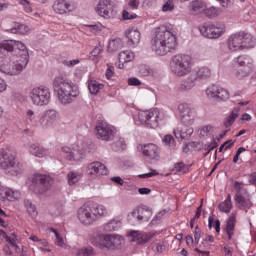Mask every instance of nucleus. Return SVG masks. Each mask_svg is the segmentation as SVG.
<instances>
[{"instance_id": "nucleus-11", "label": "nucleus", "mask_w": 256, "mask_h": 256, "mask_svg": "<svg viewBox=\"0 0 256 256\" xmlns=\"http://www.w3.org/2000/svg\"><path fill=\"white\" fill-rule=\"evenodd\" d=\"M29 96L33 105L43 107L49 105V101H51V90L44 86L35 87L30 91Z\"/></svg>"}, {"instance_id": "nucleus-26", "label": "nucleus", "mask_w": 256, "mask_h": 256, "mask_svg": "<svg viewBox=\"0 0 256 256\" xmlns=\"http://www.w3.org/2000/svg\"><path fill=\"white\" fill-rule=\"evenodd\" d=\"M193 131L191 127H177L173 130V134L178 141H183V139L189 140L191 135H193Z\"/></svg>"}, {"instance_id": "nucleus-22", "label": "nucleus", "mask_w": 256, "mask_h": 256, "mask_svg": "<svg viewBox=\"0 0 256 256\" xmlns=\"http://www.w3.org/2000/svg\"><path fill=\"white\" fill-rule=\"evenodd\" d=\"M53 9L55 13L58 15H65V13H70V11H73V6L71 3L66 2L65 0H56L53 3Z\"/></svg>"}, {"instance_id": "nucleus-23", "label": "nucleus", "mask_w": 256, "mask_h": 256, "mask_svg": "<svg viewBox=\"0 0 256 256\" xmlns=\"http://www.w3.org/2000/svg\"><path fill=\"white\" fill-rule=\"evenodd\" d=\"M133 59H135V53H133L132 51L125 50L120 52L118 55V69H125V65H127V63H130V61H133Z\"/></svg>"}, {"instance_id": "nucleus-44", "label": "nucleus", "mask_w": 256, "mask_h": 256, "mask_svg": "<svg viewBox=\"0 0 256 256\" xmlns=\"http://www.w3.org/2000/svg\"><path fill=\"white\" fill-rule=\"evenodd\" d=\"M101 53H103V47L96 46L92 51L90 55V59L94 61V63H99L101 59Z\"/></svg>"}, {"instance_id": "nucleus-32", "label": "nucleus", "mask_w": 256, "mask_h": 256, "mask_svg": "<svg viewBox=\"0 0 256 256\" xmlns=\"http://www.w3.org/2000/svg\"><path fill=\"white\" fill-rule=\"evenodd\" d=\"M121 225V220L113 218L104 225L103 230L106 231L107 233L119 231L121 229Z\"/></svg>"}, {"instance_id": "nucleus-15", "label": "nucleus", "mask_w": 256, "mask_h": 256, "mask_svg": "<svg viewBox=\"0 0 256 256\" xmlns=\"http://www.w3.org/2000/svg\"><path fill=\"white\" fill-rule=\"evenodd\" d=\"M206 96L209 101L221 103V101H228L230 95L229 91L217 84H212L206 89Z\"/></svg>"}, {"instance_id": "nucleus-64", "label": "nucleus", "mask_w": 256, "mask_h": 256, "mask_svg": "<svg viewBox=\"0 0 256 256\" xmlns=\"http://www.w3.org/2000/svg\"><path fill=\"white\" fill-rule=\"evenodd\" d=\"M6 199H8V201H15V199H17V197L15 196V192H13V190H7Z\"/></svg>"}, {"instance_id": "nucleus-16", "label": "nucleus", "mask_w": 256, "mask_h": 256, "mask_svg": "<svg viewBox=\"0 0 256 256\" xmlns=\"http://www.w3.org/2000/svg\"><path fill=\"white\" fill-rule=\"evenodd\" d=\"M181 123L185 125L186 127H191L193 123H195V112L191 107H189V104L187 103H180L177 107Z\"/></svg>"}, {"instance_id": "nucleus-18", "label": "nucleus", "mask_w": 256, "mask_h": 256, "mask_svg": "<svg viewBox=\"0 0 256 256\" xmlns=\"http://www.w3.org/2000/svg\"><path fill=\"white\" fill-rule=\"evenodd\" d=\"M86 171L87 174L93 178L103 177V175H107V173H109V171L107 170V166L99 161L88 164Z\"/></svg>"}, {"instance_id": "nucleus-19", "label": "nucleus", "mask_w": 256, "mask_h": 256, "mask_svg": "<svg viewBox=\"0 0 256 256\" xmlns=\"http://www.w3.org/2000/svg\"><path fill=\"white\" fill-rule=\"evenodd\" d=\"M138 149H140L143 155L148 159H159V155L161 153V150H159V146L153 143L139 144Z\"/></svg>"}, {"instance_id": "nucleus-51", "label": "nucleus", "mask_w": 256, "mask_h": 256, "mask_svg": "<svg viewBox=\"0 0 256 256\" xmlns=\"http://www.w3.org/2000/svg\"><path fill=\"white\" fill-rule=\"evenodd\" d=\"M236 63L239 67H245V65H251V58L247 56H239L236 58Z\"/></svg>"}, {"instance_id": "nucleus-37", "label": "nucleus", "mask_w": 256, "mask_h": 256, "mask_svg": "<svg viewBox=\"0 0 256 256\" xmlns=\"http://www.w3.org/2000/svg\"><path fill=\"white\" fill-rule=\"evenodd\" d=\"M104 85L102 83L97 82V80H88V89L91 95H97L101 89H103Z\"/></svg>"}, {"instance_id": "nucleus-63", "label": "nucleus", "mask_w": 256, "mask_h": 256, "mask_svg": "<svg viewBox=\"0 0 256 256\" xmlns=\"http://www.w3.org/2000/svg\"><path fill=\"white\" fill-rule=\"evenodd\" d=\"M113 75H115V67L108 66V68L106 70V77H107V79H111V77H113Z\"/></svg>"}, {"instance_id": "nucleus-17", "label": "nucleus", "mask_w": 256, "mask_h": 256, "mask_svg": "<svg viewBox=\"0 0 256 256\" xmlns=\"http://www.w3.org/2000/svg\"><path fill=\"white\" fill-rule=\"evenodd\" d=\"M96 13L104 19H113L115 17V8L111 0H101L96 7Z\"/></svg>"}, {"instance_id": "nucleus-57", "label": "nucleus", "mask_w": 256, "mask_h": 256, "mask_svg": "<svg viewBox=\"0 0 256 256\" xmlns=\"http://www.w3.org/2000/svg\"><path fill=\"white\" fill-rule=\"evenodd\" d=\"M81 256H91L93 255V248H82L78 251Z\"/></svg>"}, {"instance_id": "nucleus-20", "label": "nucleus", "mask_w": 256, "mask_h": 256, "mask_svg": "<svg viewBox=\"0 0 256 256\" xmlns=\"http://www.w3.org/2000/svg\"><path fill=\"white\" fill-rule=\"evenodd\" d=\"M230 51H243V36L241 33L232 34L227 40Z\"/></svg>"}, {"instance_id": "nucleus-5", "label": "nucleus", "mask_w": 256, "mask_h": 256, "mask_svg": "<svg viewBox=\"0 0 256 256\" xmlns=\"http://www.w3.org/2000/svg\"><path fill=\"white\" fill-rule=\"evenodd\" d=\"M169 69L176 77H186L193 71V58L187 54L174 55L170 60Z\"/></svg>"}, {"instance_id": "nucleus-41", "label": "nucleus", "mask_w": 256, "mask_h": 256, "mask_svg": "<svg viewBox=\"0 0 256 256\" xmlns=\"http://www.w3.org/2000/svg\"><path fill=\"white\" fill-rule=\"evenodd\" d=\"M237 117H239V109H234L230 115L225 119L224 126L226 128L231 127L233 123L237 120Z\"/></svg>"}, {"instance_id": "nucleus-47", "label": "nucleus", "mask_w": 256, "mask_h": 256, "mask_svg": "<svg viewBox=\"0 0 256 256\" xmlns=\"http://www.w3.org/2000/svg\"><path fill=\"white\" fill-rule=\"evenodd\" d=\"M205 8V2L201 0H194L191 2V9L194 11V13H199L201 9Z\"/></svg>"}, {"instance_id": "nucleus-1", "label": "nucleus", "mask_w": 256, "mask_h": 256, "mask_svg": "<svg viewBox=\"0 0 256 256\" xmlns=\"http://www.w3.org/2000/svg\"><path fill=\"white\" fill-rule=\"evenodd\" d=\"M151 43L156 55H167L177 49V36L167 26H159Z\"/></svg>"}, {"instance_id": "nucleus-36", "label": "nucleus", "mask_w": 256, "mask_h": 256, "mask_svg": "<svg viewBox=\"0 0 256 256\" xmlns=\"http://www.w3.org/2000/svg\"><path fill=\"white\" fill-rule=\"evenodd\" d=\"M252 71V64L244 65L238 67L236 71V77L238 79H245V77H249V74Z\"/></svg>"}, {"instance_id": "nucleus-24", "label": "nucleus", "mask_w": 256, "mask_h": 256, "mask_svg": "<svg viewBox=\"0 0 256 256\" xmlns=\"http://www.w3.org/2000/svg\"><path fill=\"white\" fill-rule=\"evenodd\" d=\"M57 111L55 110H48L44 117L40 120V123L42 127H45L46 129H49V127H53L55 124V121H57Z\"/></svg>"}, {"instance_id": "nucleus-39", "label": "nucleus", "mask_w": 256, "mask_h": 256, "mask_svg": "<svg viewBox=\"0 0 256 256\" xmlns=\"http://www.w3.org/2000/svg\"><path fill=\"white\" fill-rule=\"evenodd\" d=\"M30 153L35 157L42 158V157H45V155H47V150H45V148H42L37 144H32L30 146Z\"/></svg>"}, {"instance_id": "nucleus-60", "label": "nucleus", "mask_w": 256, "mask_h": 256, "mask_svg": "<svg viewBox=\"0 0 256 256\" xmlns=\"http://www.w3.org/2000/svg\"><path fill=\"white\" fill-rule=\"evenodd\" d=\"M12 247H14L15 251H19V245H17V235L12 234V238L8 242Z\"/></svg>"}, {"instance_id": "nucleus-59", "label": "nucleus", "mask_w": 256, "mask_h": 256, "mask_svg": "<svg viewBox=\"0 0 256 256\" xmlns=\"http://www.w3.org/2000/svg\"><path fill=\"white\" fill-rule=\"evenodd\" d=\"M200 239H201V228H199V226H196L195 232H194V241L196 245H199Z\"/></svg>"}, {"instance_id": "nucleus-9", "label": "nucleus", "mask_w": 256, "mask_h": 256, "mask_svg": "<svg viewBox=\"0 0 256 256\" xmlns=\"http://www.w3.org/2000/svg\"><path fill=\"white\" fill-rule=\"evenodd\" d=\"M153 217V210L147 206H138L128 214V221L132 225H141V223H148Z\"/></svg>"}, {"instance_id": "nucleus-54", "label": "nucleus", "mask_w": 256, "mask_h": 256, "mask_svg": "<svg viewBox=\"0 0 256 256\" xmlns=\"http://www.w3.org/2000/svg\"><path fill=\"white\" fill-rule=\"evenodd\" d=\"M175 9V4L173 3V0H168L162 7V10L164 12L167 11H173Z\"/></svg>"}, {"instance_id": "nucleus-53", "label": "nucleus", "mask_w": 256, "mask_h": 256, "mask_svg": "<svg viewBox=\"0 0 256 256\" xmlns=\"http://www.w3.org/2000/svg\"><path fill=\"white\" fill-rule=\"evenodd\" d=\"M20 5L23 7V10L25 13H31L33 11V8L31 7V3L28 2V0H20Z\"/></svg>"}, {"instance_id": "nucleus-38", "label": "nucleus", "mask_w": 256, "mask_h": 256, "mask_svg": "<svg viewBox=\"0 0 256 256\" xmlns=\"http://www.w3.org/2000/svg\"><path fill=\"white\" fill-rule=\"evenodd\" d=\"M219 209L223 213H230L233 209V201H231V194H228L225 201L219 204Z\"/></svg>"}, {"instance_id": "nucleus-27", "label": "nucleus", "mask_w": 256, "mask_h": 256, "mask_svg": "<svg viewBox=\"0 0 256 256\" xmlns=\"http://www.w3.org/2000/svg\"><path fill=\"white\" fill-rule=\"evenodd\" d=\"M224 230L226 232L228 241H231L235 235V214H231V216L228 218Z\"/></svg>"}, {"instance_id": "nucleus-46", "label": "nucleus", "mask_w": 256, "mask_h": 256, "mask_svg": "<svg viewBox=\"0 0 256 256\" xmlns=\"http://www.w3.org/2000/svg\"><path fill=\"white\" fill-rule=\"evenodd\" d=\"M69 185H75L81 179V173L79 172H70L67 175Z\"/></svg>"}, {"instance_id": "nucleus-31", "label": "nucleus", "mask_w": 256, "mask_h": 256, "mask_svg": "<svg viewBox=\"0 0 256 256\" xmlns=\"http://www.w3.org/2000/svg\"><path fill=\"white\" fill-rule=\"evenodd\" d=\"M14 53H18V55H14V57H26V59L29 61V51L23 42L15 40Z\"/></svg>"}, {"instance_id": "nucleus-58", "label": "nucleus", "mask_w": 256, "mask_h": 256, "mask_svg": "<svg viewBox=\"0 0 256 256\" xmlns=\"http://www.w3.org/2000/svg\"><path fill=\"white\" fill-rule=\"evenodd\" d=\"M122 17L125 21H129V20H132V19H137V14H131L128 11L124 10L123 14H122Z\"/></svg>"}, {"instance_id": "nucleus-52", "label": "nucleus", "mask_w": 256, "mask_h": 256, "mask_svg": "<svg viewBox=\"0 0 256 256\" xmlns=\"http://www.w3.org/2000/svg\"><path fill=\"white\" fill-rule=\"evenodd\" d=\"M175 169L177 171V173H187L189 171V166L185 165V163L183 162H178L175 165Z\"/></svg>"}, {"instance_id": "nucleus-50", "label": "nucleus", "mask_w": 256, "mask_h": 256, "mask_svg": "<svg viewBox=\"0 0 256 256\" xmlns=\"http://www.w3.org/2000/svg\"><path fill=\"white\" fill-rule=\"evenodd\" d=\"M121 47H122V43H121V39H119V38L112 40L108 46L110 51H117V50L121 49Z\"/></svg>"}, {"instance_id": "nucleus-12", "label": "nucleus", "mask_w": 256, "mask_h": 256, "mask_svg": "<svg viewBox=\"0 0 256 256\" xmlns=\"http://www.w3.org/2000/svg\"><path fill=\"white\" fill-rule=\"evenodd\" d=\"M61 151L64 157L68 161H81L85 159V155H87V144L79 145H72V146H64L61 148Z\"/></svg>"}, {"instance_id": "nucleus-13", "label": "nucleus", "mask_w": 256, "mask_h": 256, "mask_svg": "<svg viewBox=\"0 0 256 256\" xmlns=\"http://www.w3.org/2000/svg\"><path fill=\"white\" fill-rule=\"evenodd\" d=\"M96 137L101 139V141H113L115 135L117 134V129L105 121H98L96 124Z\"/></svg>"}, {"instance_id": "nucleus-10", "label": "nucleus", "mask_w": 256, "mask_h": 256, "mask_svg": "<svg viewBox=\"0 0 256 256\" xmlns=\"http://www.w3.org/2000/svg\"><path fill=\"white\" fill-rule=\"evenodd\" d=\"M234 189L236 191L234 200L238 204L240 209H251L253 207V202L249 199V192L245 189L243 182H234Z\"/></svg>"}, {"instance_id": "nucleus-3", "label": "nucleus", "mask_w": 256, "mask_h": 256, "mask_svg": "<svg viewBox=\"0 0 256 256\" xmlns=\"http://www.w3.org/2000/svg\"><path fill=\"white\" fill-rule=\"evenodd\" d=\"M105 215H107V207L91 201L84 203L77 210V219L82 225H85V227L93 225V223H96V221H99V219L105 217Z\"/></svg>"}, {"instance_id": "nucleus-6", "label": "nucleus", "mask_w": 256, "mask_h": 256, "mask_svg": "<svg viewBox=\"0 0 256 256\" xmlns=\"http://www.w3.org/2000/svg\"><path fill=\"white\" fill-rule=\"evenodd\" d=\"M123 242L122 236L118 234H97L92 239L93 245L100 249H121Z\"/></svg>"}, {"instance_id": "nucleus-28", "label": "nucleus", "mask_w": 256, "mask_h": 256, "mask_svg": "<svg viewBox=\"0 0 256 256\" xmlns=\"http://www.w3.org/2000/svg\"><path fill=\"white\" fill-rule=\"evenodd\" d=\"M197 83V78H195L194 76H190L186 79H184L180 85H179V91H182L183 93L187 92V91H191V89H193V87H195Z\"/></svg>"}, {"instance_id": "nucleus-43", "label": "nucleus", "mask_w": 256, "mask_h": 256, "mask_svg": "<svg viewBox=\"0 0 256 256\" xmlns=\"http://www.w3.org/2000/svg\"><path fill=\"white\" fill-rule=\"evenodd\" d=\"M111 147L113 151H124L126 149L127 144L125 143V139L117 138L112 144Z\"/></svg>"}, {"instance_id": "nucleus-56", "label": "nucleus", "mask_w": 256, "mask_h": 256, "mask_svg": "<svg viewBox=\"0 0 256 256\" xmlns=\"http://www.w3.org/2000/svg\"><path fill=\"white\" fill-rule=\"evenodd\" d=\"M139 5H141V1L139 0H130L128 3V6L132 11L139 9Z\"/></svg>"}, {"instance_id": "nucleus-21", "label": "nucleus", "mask_w": 256, "mask_h": 256, "mask_svg": "<svg viewBox=\"0 0 256 256\" xmlns=\"http://www.w3.org/2000/svg\"><path fill=\"white\" fill-rule=\"evenodd\" d=\"M13 52H15V40H4L0 44V61L5 57H11Z\"/></svg>"}, {"instance_id": "nucleus-55", "label": "nucleus", "mask_w": 256, "mask_h": 256, "mask_svg": "<svg viewBox=\"0 0 256 256\" xmlns=\"http://www.w3.org/2000/svg\"><path fill=\"white\" fill-rule=\"evenodd\" d=\"M128 85L132 87H140V85H143V82L136 77H132L128 79Z\"/></svg>"}, {"instance_id": "nucleus-33", "label": "nucleus", "mask_w": 256, "mask_h": 256, "mask_svg": "<svg viewBox=\"0 0 256 256\" xmlns=\"http://www.w3.org/2000/svg\"><path fill=\"white\" fill-rule=\"evenodd\" d=\"M211 75V68L201 67L196 71V76H194V79H196V81H199V79L205 81V79H209Z\"/></svg>"}, {"instance_id": "nucleus-61", "label": "nucleus", "mask_w": 256, "mask_h": 256, "mask_svg": "<svg viewBox=\"0 0 256 256\" xmlns=\"http://www.w3.org/2000/svg\"><path fill=\"white\" fill-rule=\"evenodd\" d=\"M140 75H142L143 77L151 75V69H149L147 66H141Z\"/></svg>"}, {"instance_id": "nucleus-45", "label": "nucleus", "mask_w": 256, "mask_h": 256, "mask_svg": "<svg viewBox=\"0 0 256 256\" xmlns=\"http://www.w3.org/2000/svg\"><path fill=\"white\" fill-rule=\"evenodd\" d=\"M162 143L169 149H175L177 143L175 142V138L171 134H167L162 138Z\"/></svg>"}, {"instance_id": "nucleus-7", "label": "nucleus", "mask_w": 256, "mask_h": 256, "mask_svg": "<svg viewBox=\"0 0 256 256\" xmlns=\"http://www.w3.org/2000/svg\"><path fill=\"white\" fill-rule=\"evenodd\" d=\"M137 120L148 129H157L159 123L163 121V115H161V110L158 108L141 110L137 114Z\"/></svg>"}, {"instance_id": "nucleus-4", "label": "nucleus", "mask_w": 256, "mask_h": 256, "mask_svg": "<svg viewBox=\"0 0 256 256\" xmlns=\"http://www.w3.org/2000/svg\"><path fill=\"white\" fill-rule=\"evenodd\" d=\"M29 60L27 56L18 57H5V59L0 60V71L5 73V75H10V77H16L21 75L25 67H27Z\"/></svg>"}, {"instance_id": "nucleus-40", "label": "nucleus", "mask_w": 256, "mask_h": 256, "mask_svg": "<svg viewBox=\"0 0 256 256\" xmlns=\"http://www.w3.org/2000/svg\"><path fill=\"white\" fill-rule=\"evenodd\" d=\"M220 13H221V8H218L215 6L206 8L204 10V14L206 15V17H208V19H215V17H219Z\"/></svg>"}, {"instance_id": "nucleus-62", "label": "nucleus", "mask_w": 256, "mask_h": 256, "mask_svg": "<svg viewBox=\"0 0 256 256\" xmlns=\"http://www.w3.org/2000/svg\"><path fill=\"white\" fill-rule=\"evenodd\" d=\"M221 7H224V9H227L228 7H231L233 5V0H217Z\"/></svg>"}, {"instance_id": "nucleus-48", "label": "nucleus", "mask_w": 256, "mask_h": 256, "mask_svg": "<svg viewBox=\"0 0 256 256\" xmlns=\"http://www.w3.org/2000/svg\"><path fill=\"white\" fill-rule=\"evenodd\" d=\"M24 205L31 217H35L37 215V208H35V205H33V203H31L29 200H25Z\"/></svg>"}, {"instance_id": "nucleus-29", "label": "nucleus", "mask_w": 256, "mask_h": 256, "mask_svg": "<svg viewBox=\"0 0 256 256\" xmlns=\"http://www.w3.org/2000/svg\"><path fill=\"white\" fill-rule=\"evenodd\" d=\"M126 37L129 39L130 43L132 45H139L141 41V32L138 29L135 28H129L126 31Z\"/></svg>"}, {"instance_id": "nucleus-42", "label": "nucleus", "mask_w": 256, "mask_h": 256, "mask_svg": "<svg viewBox=\"0 0 256 256\" xmlns=\"http://www.w3.org/2000/svg\"><path fill=\"white\" fill-rule=\"evenodd\" d=\"M199 31L203 37H206L207 39H213V33L211 24H203L199 27Z\"/></svg>"}, {"instance_id": "nucleus-8", "label": "nucleus", "mask_w": 256, "mask_h": 256, "mask_svg": "<svg viewBox=\"0 0 256 256\" xmlns=\"http://www.w3.org/2000/svg\"><path fill=\"white\" fill-rule=\"evenodd\" d=\"M0 169L7 171L9 175L17 176L23 173V165L15 160V156L4 150L0 151Z\"/></svg>"}, {"instance_id": "nucleus-34", "label": "nucleus", "mask_w": 256, "mask_h": 256, "mask_svg": "<svg viewBox=\"0 0 256 256\" xmlns=\"http://www.w3.org/2000/svg\"><path fill=\"white\" fill-rule=\"evenodd\" d=\"M212 29V39H219L223 33H225V24L215 23L211 24Z\"/></svg>"}, {"instance_id": "nucleus-14", "label": "nucleus", "mask_w": 256, "mask_h": 256, "mask_svg": "<svg viewBox=\"0 0 256 256\" xmlns=\"http://www.w3.org/2000/svg\"><path fill=\"white\" fill-rule=\"evenodd\" d=\"M32 185H34V191L36 193L43 195V193H47L51 189L53 178L45 174H35L32 177Z\"/></svg>"}, {"instance_id": "nucleus-25", "label": "nucleus", "mask_w": 256, "mask_h": 256, "mask_svg": "<svg viewBox=\"0 0 256 256\" xmlns=\"http://www.w3.org/2000/svg\"><path fill=\"white\" fill-rule=\"evenodd\" d=\"M130 237H132L131 241H137L140 244L149 243L155 234L153 233H142L139 231H132L130 232Z\"/></svg>"}, {"instance_id": "nucleus-35", "label": "nucleus", "mask_w": 256, "mask_h": 256, "mask_svg": "<svg viewBox=\"0 0 256 256\" xmlns=\"http://www.w3.org/2000/svg\"><path fill=\"white\" fill-rule=\"evenodd\" d=\"M8 31L9 33H13L14 35H27V33H29V28L24 24L16 23Z\"/></svg>"}, {"instance_id": "nucleus-30", "label": "nucleus", "mask_w": 256, "mask_h": 256, "mask_svg": "<svg viewBox=\"0 0 256 256\" xmlns=\"http://www.w3.org/2000/svg\"><path fill=\"white\" fill-rule=\"evenodd\" d=\"M242 35V50L253 49L256 45V39L249 33H241Z\"/></svg>"}, {"instance_id": "nucleus-2", "label": "nucleus", "mask_w": 256, "mask_h": 256, "mask_svg": "<svg viewBox=\"0 0 256 256\" xmlns=\"http://www.w3.org/2000/svg\"><path fill=\"white\" fill-rule=\"evenodd\" d=\"M53 89L62 105H71L79 97V86L62 76L54 79Z\"/></svg>"}, {"instance_id": "nucleus-49", "label": "nucleus", "mask_w": 256, "mask_h": 256, "mask_svg": "<svg viewBox=\"0 0 256 256\" xmlns=\"http://www.w3.org/2000/svg\"><path fill=\"white\" fill-rule=\"evenodd\" d=\"M50 231L55 234L56 237V241H55V245H58V247H65V240H63V237H61V234H59V232H57V230L51 228Z\"/></svg>"}]
</instances>
